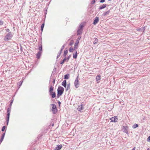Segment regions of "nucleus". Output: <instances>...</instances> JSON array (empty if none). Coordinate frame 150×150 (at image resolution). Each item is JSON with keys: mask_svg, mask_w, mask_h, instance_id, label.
Wrapping results in <instances>:
<instances>
[{"mask_svg": "<svg viewBox=\"0 0 150 150\" xmlns=\"http://www.w3.org/2000/svg\"><path fill=\"white\" fill-rule=\"evenodd\" d=\"M97 39H96L95 41L93 42V43L94 44H95L96 43V42H97Z\"/></svg>", "mask_w": 150, "mask_h": 150, "instance_id": "36", "label": "nucleus"}, {"mask_svg": "<svg viewBox=\"0 0 150 150\" xmlns=\"http://www.w3.org/2000/svg\"><path fill=\"white\" fill-rule=\"evenodd\" d=\"M62 49H61V50L60 52L58 54V55H57V58H59L60 57V56L61 54V53H62Z\"/></svg>", "mask_w": 150, "mask_h": 150, "instance_id": "27", "label": "nucleus"}, {"mask_svg": "<svg viewBox=\"0 0 150 150\" xmlns=\"http://www.w3.org/2000/svg\"><path fill=\"white\" fill-rule=\"evenodd\" d=\"M76 49H74V48H73L72 47H71L69 49V51L70 52H72L74 50Z\"/></svg>", "mask_w": 150, "mask_h": 150, "instance_id": "20", "label": "nucleus"}, {"mask_svg": "<svg viewBox=\"0 0 150 150\" xmlns=\"http://www.w3.org/2000/svg\"><path fill=\"white\" fill-rule=\"evenodd\" d=\"M135 147H134L132 149V150H135Z\"/></svg>", "mask_w": 150, "mask_h": 150, "instance_id": "40", "label": "nucleus"}, {"mask_svg": "<svg viewBox=\"0 0 150 150\" xmlns=\"http://www.w3.org/2000/svg\"><path fill=\"white\" fill-rule=\"evenodd\" d=\"M109 1H111V0H108Z\"/></svg>", "mask_w": 150, "mask_h": 150, "instance_id": "42", "label": "nucleus"}, {"mask_svg": "<svg viewBox=\"0 0 150 150\" xmlns=\"http://www.w3.org/2000/svg\"><path fill=\"white\" fill-rule=\"evenodd\" d=\"M7 115L6 116V121H7V125H8V121L9 119V115H10V112H9V109L8 108L7 111Z\"/></svg>", "mask_w": 150, "mask_h": 150, "instance_id": "8", "label": "nucleus"}, {"mask_svg": "<svg viewBox=\"0 0 150 150\" xmlns=\"http://www.w3.org/2000/svg\"><path fill=\"white\" fill-rule=\"evenodd\" d=\"M52 110L53 114L56 113L57 112L56 105L55 104H52Z\"/></svg>", "mask_w": 150, "mask_h": 150, "instance_id": "3", "label": "nucleus"}, {"mask_svg": "<svg viewBox=\"0 0 150 150\" xmlns=\"http://www.w3.org/2000/svg\"><path fill=\"white\" fill-rule=\"evenodd\" d=\"M99 21V18L98 17H96L95 18L93 23V24L94 25H96L97 24Z\"/></svg>", "mask_w": 150, "mask_h": 150, "instance_id": "9", "label": "nucleus"}, {"mask_svg": "<svg viewBox=\"0 0 150 150\" xmlns=\"http://www.w3.org/2000/svg\"><path fill=\"white\" fill-rule=\"evenodd\" d=\"M84 105L81 103V104L78 106V108H77V110L81 112V110H83L84 109Z\"/></svg>", "mask_w": 150, "mask_h": 150, "instance_id": "7", "label": "nucleus"}, {"mask_svg": "<svg viewBox=\"0 0 150 150\" xmlns=\"http://www.w3.org/2000/svg\"><path fill=\"white\" fill-rule=\"evenodd\" d=\"M101 79V76L100 75L97 76L96 78V81L98 83L99 81Z\"/></svg>", "mask_w": 150, "mask_h": 150, "instance_id": "14", "label": "nucleus"}, {"mask_svg": "<svg viewBox=\"0 0 150 150\" xmlns=\"http://www.w3.org/2000/svg\"><path fill=\"white\" fill-rule=\"evenodd\" d=\"M5 128H6L5 126H3L2 127V128L1 129L2 131H4V130L5 129Z\"/></svg>", "mask_w": 150, "mask_h": 150, "instance_id": "32", "label": "nucleus"}, {"mask_svg": "<svg viewBox=\"0 0 150 150\" xmlns=\"http://www.w3.org/2000/svg\"><path fill=\"white\" fill-rule=\"evenodd\" d=\"M147 150H150L149 148H148L147 149Z\"/></svg>", "mask_w": 150, "mask_h": 150, "instance_id": "41", "label": "nucleus"}, {"mask_svg": "<svg viewBox=\"0 0 150 150\" xmlns=\"http://www.w3.org/2000/svg\"><path fill=\"white\" fill-rule=\"evenodd\" d=\"M95 2V0H93L91 2V4H93Z\"/></svg>", "mask_w": 150, "mask_h": 150, "instance_id": "34", "label": "nucleus"}, {"mask_svg": "<svg viewBox=\"0 0 150 150\" xmlns=\"http://www.w3.org/2000/svg\"><path fill=\"white\" fill-rule=\"evenodd\" d=\"M83 31V29L78 28L77 31V35H79L81 34L82 32Z\"/></svg>", "mask_w": 150, "mask_h": 150, "instance_id": "10", "label": "nucleus"}, {"mask_svg": "<svg viewBox=\"0 0 150 150\" xmlns=\"http://www.w3.org/2000/svg\"><path fill=\"white\" fill-rule=\"evenodd\" d=\"M77 52L76 50L75 53H74L73 54V57L74 58L76 59L77 57Z\"/></svg>", "mask_w": 150, "mask_h": 150, "instance_id": "18", "label": "nucleus"}, {"mask_svg": "<svg viewBox=\"0 0 150 150\" xmlns=\"http://www.w3.org/2000/svg\"><path fill=\"white\" fill-rule=\"evenodd\" d=\"M79 40H76V42L74 44V49H77L78 47V44L79 42V41H78Z\"/></svg>", "mask_w": 150, "mask_h": 150, "instance_id": "11", "label": "nucleus"}, {"mask_svg": "<svg viewBox=\"0 0 150 150\" xmlns=\"http://www.w3.org/2000/svg\"><path fill=\"white\" fill-rule=\"evenodd\" d=\"M106 6H107V5L106 4H103L102 6H100L99 7V9L100 10V9H102L103 8H104L106 7Z\"/></svg>", "mask_w": 150, "mask_h": 150, "instance_id": "13", "label": "nucleus"}, {"mask_svg": "<svg viewBox=\"0 0 150 150\" xmlns=\"http://www.w3.org/2000/svg\"><path fill=\"white\" fill-rule=\"evenodd\" d=\"M124 129H126V131H125V132L126 133H127L128 132L127 129H128V127L127 126L126 127H124Z\"/></svg>", "mask_w": 150, "mask_h": 150, "instance_id": "26", "label": "nucleus"}, {"mask_svg": "<svg viewBox=\"0 0 150 150\" xmlns=\"http://www.w3.org/2000/svg\"><path fill=\"white\" fill-rule=\"evenodd\" d=\"M85 25V23H81L79 25V28L81 29H83V27L84 26V25Z\"/></svg>", "mask_w": 150, "mask_h": 150, "instance_id": "15", "label": "nucleus"}, {"mask_svg": "<svg viewBox=\"0 0 150 150\" xmlns=\"http://www.w3.org/2000/svg\"><path fill=\"white\" fill-rule=\"evenodd\" d=\"M38 49L40 51H41H41L42 50V46L41 45L39 47Z\"/></svg>", "mask_w": 150, "mask_h": 150, "instance_id": "28", "label": "nucleus"}, {"mask_svg": "<svg viewBox=\"0 0 150 150\" xmlns=\"http://www.w3.org/2000/svg\"><path fill=\"white\" fill-rule=\"evenodd\" d=\"M55 79H54V80L52 82H53V83L54 84V83H55Z\"/></svg>", "mask_w": 150, "mask_h": 150, "instance_id": "39", "label": "nucleus"}, {"mask_svg": "<svg viewBox=\"0 0 150 150\" xmlns=\"http://www.w3.org/2000/svg\"><path fill=\"white\" fill-rule=\"evenodd\" d=\"M74 43V41L73 40H71L70 41L69 45L70 46L72 45Z\"/></svg>", "mask_w": 150, "mask_h": 150, "instance_id": "22", "label": "nucleus"}, {"mask_svg": "<svg viewBox=\"0 0 150 150\" xmlns=\"http://www.w3.org/2000/svg\"><path fill=\"white\" fill-rule=\"evenodd\" d=\"M138 127V125H137L136 124H134L133 125L132 127L134 129V128H135Z\"/></svg>", "mask_w": 150, "mask_h": 150, "instance_id": "21", "label": "nucleus"}, {"mask_svg": "<svg viewBox=\"0 0 150 150\" xmlns=\"http://www.w3.org/2000/svg\"><path fill=\"white\" fill-rule=\"evenodd\" d=\"M64 90V88L62 87L59 86L57 89V97L58 98L61 96L63 93Z\"/></svg>", "mask_w": 150, "mask_h": 150, "instance_id": "1", "label": "nucleus"}, {"mask_svg": "<svg viewBox=\"0 0 150 150\" xmlns=\"http://www.w3.org/2000/svg\"><path fill=\"white\" fill-rule=\"evenodd\" d=\"M71 56V55H69L68 56L67 58H66V60H67V62H68V60H69V59L70 58V57Z\"/></svg>", "mask_w": 150, "mask_h": 150, "instance_id": "31", "label": "nucleus"}, {"mask_svg": "<svg viewBox=\"0 0 150 150\" xmlns=\"http://www.w3.org/2000/svg\"><path fill=\"white\" fill-rule=\"evenodd\" d=\"M67 61V60H66V58H65L62 61H61L60 62V64H63L64 62L65 61Z\"/></svg>", "mask_w": 150, "mask_h": 150, "instance_id": "23", "label": "nucleus"}, {"mask_svg": "<svg viewBox=\"0 0 150 150\" xmlns=\"http://www.w3.org/2000/svg\"><path fill=\"white\" fill-rule=\"evenodd\" d=\"M62 147V145H57L56 147L55 150H60L61 149Z\"/></svg>", "mask_w": 150, "mask_h": 150, "instance_id": "12", "label": "nucleus"}, {"mask_svg": "<svg viewBox=\"0 0 150 150\" xmlns=\"http://www.w3.org/2000/svg\"><path fill=\"white\" fill-rule=\"evenodd\" d=\"M68 52V51L67 50H65L64 52L63 55L65 57V58H66V56Z\"/></svg>", "mask_w": 150, "mask_h": 150, "instance_id": "19", "label": "nucleus"}, {"mask_svg": "<svg viewBox=\"0 0 150 150\" xmlns=\"http://www.w3.org/2000/svg\"><path fill=\"white\" fill-rule=\"evenodd\" d=\"M41 53L42 52L41 51H39L38 52V53L36 55V57L37 58L39 59L40 58Z\"/></svg>", "mask_w": 150, "mask_h": 150, "instance_id": "16", "label": "nucleus"}, {"mask_svg": "<svg viewBox=\"0 0 150 150\" xmlns=\"http://www.w3.org/2000/svg\"><path fill=\"white\" fill-rule=\"evenodd\" d=\"M64 79H69L68 76L67 75H66L64 76Z\"/></svg>", "mask_w": 150, "mask_h": 150, "instance_id": "29", "label": "nucleus"}, {"mask_svg": "<svg viewBox=\"0 0 150 150\" xmlns=\"http://www.w3.org/2000/svg\"><path fill=\"white\" fill-rule=\"evenodd\" d=\"M147 141H150V136L147 139Z\"/></svg>", "mask_w": 150, "mask_h": 150, "instance_id": "38", "label": "nucleus"}, {"mask_svg": "<svg viewBox=\"0 0 150 150\" xmlns=\"http://www.w3.org/2000/svg\"><path fill=\"white\" fill-rule=\"evenodd\" d=\"M4 135H5V133L3 134H2V135L1 138V142L3 141L4 138Z\"/></svg>", "mask_w": 150, "mask_h": 150, "instance_id": "25", "label": "nucleus"}, {"mask_svg": "<svg viewBox=\"0 0 150 150\" xmlns=\"http://www.w3.org/2000/svg\"><path fill=\"white\" fill-rule=\"evenodd\" d=\"M4 22L2 21H0V25H3Z\"/></svg>", "mask_w": 150, "mask_h": 150, "instance_id": "33", "label": "nucleus"}, {"mask_svg": "<svg viewBox=\"0 0 150 150\" xmlns=\"http://www.w3.org/2000/svg\"><path fill=\"white\" fill-rule=\"evenodd\" d=\"M81 38V36H80V37H78V38L77 39V40H78V41H79L80 39V38Z\"/></svg>", "mask_w": 150, "mask_h": 150, "instance_id": "37", "label": "nucleus"}, {"mask_svg": "<svg viewBox=\"0 0 150 150\" xmlns=\"http://www.w3.org/2000/svg\"><path fill=\"white\" fill-rule=\"evenodd\" d=\"M62 85L64 87L66 88L67 86L66 81L65 80L62 83Z\"/></svg>", "mask_w": 150, "mask_h": 150, "instance_id": "17", "label": "nucleus"}, {"mask_svg": "<svg viewBox=\"0 0 150 150\" xmlns=\"http://www.w3.org/2000/svg\"><path fill=\"white\" fill-rule=\"evenodd\" d=\"M111 122H116L117 121L118 119L117 116H115L110 118Z\"/></svg>", "mask_w": 150, "mask_h": 150, "instance_id": "5", "label": "nucleus"}, {"mask_svg": "<svg viewBox=\"0 0 150 150\" xmlns=\"http://www.w3.org/2000/svg\"><path fill=\"white\" fill-rule=\"evenodd\" d=\"M12 35L11 33H8L5 37V40H8L12 37Z\"/></svg>", "mask_w": 150, "mask_h": 150, "instance_id": "6", "label": "nucleus"}, {"mask_svg": "<svg viewBox=\"0 0 150 150\" xmlns=\"http://www.w3.org/2000/svg\"><path fill=\"white\" fill-rule=\"evenodd\" d=\"M53 88L52 86H51L49 89V92L52 98H54L56 96L55 93V92L53 91Z\"/></svg>", "mask_w": 150, "mask_h": 150, "instance_id": "2", "label": "nucleus"}, {"mask_svg": "<svg viewBox=\"0 0 150 150\" xmlns=\"http://www.w3.org/2000/svg\"><path fill=\"white\" fill-rule=\"evenodd\" d=\"M74 85L77 88L79 87V76H78L76 78L74 81Z\"/></svg>", "mask_w": 150, "mask_h": 150, "instance_id": "4", "label": "nucleus"}, {"mask_svg": "<svg viewBox=\"0 0 150 150\" xmlns=\"http://www.w3.org/2000/svg\"><path fill=\"white\" fill-rule=\"evenodd\" d=\"M105 1V0H101V1H100V3H103V2H104Z\"/></svg>", "mask_w": 150, "mask_h": 150, "instance_id": "35", "label": "nucleus"}, {"mask_svg": "<svg viewBox=\"0 0 150 150\" xmlns=\"http://www.w3.org/2000/svg\"><path fill=\"white\" fill-rule=\"evenodd\" d=\"M110 11H108L106 12L105 13V15H108V14L109 13H110Z\"/></svg>", "mask_w": 150, "mask_h": 150, "instance_id": "30", "label": "nucleus"}, {"mask_svg": "<svg viewBox=\"0 0 150 150\" xmlns=\"http://www.w3.org/2000/svg\"><path fill=\"white\" fill-rule=\"evenodd\" d=\"M44 26V23H43L42 24L41 27V30L42 31L43 30V28Z\"/></svg>", "mask_w": 150, "mask_h": 150, "instance_id": "24", "label": "nucleus"}]
</instances>
